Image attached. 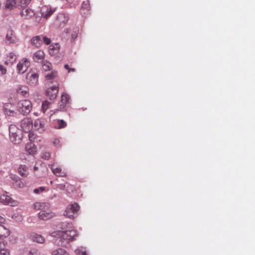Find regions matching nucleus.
Returning a JSON list of instances; mask_svg holds the SVG:
<instances>
[{
    "label": "nucleus",
    "mask_w": 255,
    "mask_h": 255,
    "mask_svg": "<svg viewBox=\"0 0 255 255\" xmlns=\"http://www.w3.org/2000/svg\"><path fill=\"white\" fill-rule=\"evenodd\" d=\"M44 241L45 239L41 235L37 234H33V242L43 244Z\"/></svg>",
    "instance_id": "21"
},
{
    "label": "nucleus",
    "mask_w": 255,
    "mask_h": 255,
    "mask_svg": "<svg viewBox=\"0 0 255 255\" xmlns=\"http://www.w3.org/2000/svg\"><path fill=\"white\" fill-rule=\"evenodd\" d=\"M10 139L12 143L15 144H19L22 141V132L21 130L17 132L16 134H12L10 136Z\"/></svg>",
    "instance_id": "11"
},
{
    "label": "nucleus",
    "mask_w": 255,
    "mask_h": 255,
    "mask_svg": "<svg viewBox=\"0 0 255 255\" xmlns=\"http://www.w3.org/2000/svg\"><path fill=\"white\" fill-rule=\"evenodd\" d=\"M19 111L23 115L29 114L32 109V103L30 101L25 100L19 104Z\"/></svg>",
    "instance_id": "5"
},
{
    "label": "nucleus",
    "mask_w": 255,
    "mask_h": 255,
    "mask_svg": "<svg viewBox=\"0 0 255 255\" xmlns=\"http://www.w3.org/2000/svg\"><path fill=\"white\" fill-rule=\"evenodd\" d=\"M10 106V105H9V104H6L4 105V112L5 113V114L6 113V111H7L8 110H9L8 109V107Z\"/></svg>",
    "instance_id": "48"
},
{
    "label": "nucleus",
    "mask_w": 255,
    "mask_h": 255,
    "mask_svg": "<svg viewBox=\"0 0 255 255\" xmlns=\"http://www.w3.org/2000/svg\"><path fill=\"white\" fill-rule=\"evenodd\" d=\"M21 128L25 132L28 133V138L30 140L32 137V119L30 118H25L21 122Z\"/></svg>",
    "instance_id": "4"
},
{
    "label": "nucleus",
    "mask_w": 255,
    "mask_h": 255,
    "mask_svg": "<svg viewBox=\"0 0 255 255\" xmlns=\"http://www.w3.org/2000/svg\"><path fill=\"white\" fill-rule=\"evenodd\" d=\"M4 219L1 217V216H0V223H2L4 222Z\"/></svg>",
    "instance_id": "54"
},
{
    "label": "nucleus",
    "mask_w": 255,
    "mask_h": 255,
    "mask_svg": "<svg viewBox=\"0 0 255 255\" xmlns=\"http://www.w3.org/2000/svg\"><path fill=\"white\" fill-rule=\"evenodd\" d=\"M57 123H58V128H64L66 127L67 126L66 123L63 120H58Z\"/></svg>",
    "instance_id": "36"
},
{
    "label": "nucleus",
    "mask_w": 255,
    "mask_h": 255,
    "mask_svg": "<svg viewBox=\"0 0 255 255\" xmlns=\"http://www.w3.org/2000/svg\"><path fill=\"white\" fill-rule=\"evenodd\" d=\"M31 253H32L31 251H29V254H31Z\"/></svg>",
    "instance_id": "58"
},
{
    "label": "nucleus",
    "mask_w": 255,
    "mask_h": 255,
    "mask_svg": "<svg viewBox=\"0 0 255 255\" xmlns=\"http://www.w3.org/2000/svg\"><path fill=\"white\" fill-rule=\"evenodd\" d=\"M32 10L29 8H23L21 11V15L25 19H29L31 18V15L30 14Z\"/></svg>",
    "instance_id": "20"
},
{
    "label": "nucleus",
    "mask_w": 255,
    "mask_h": 255,
    "mask_svg": "<svg viewBox=\"0 0 255 255\" xmlns=\"http://www.w3.org/2000/svg\"><path fill=\"white\" fill-rule=\"evenodd\" d=\"M64 68L67 69L68 71L69 70V69H70L69 67V65L68 64H65L64 65Z\"/></svg>",
    "instance_id": "53"
},
{
    "label": "nucleus",
    "mask_w": 255,
    "mask_h": 255,
    "mask_svg": "<svg viewBox=\"0 0 255 255\" xmlns=\"http://www.w3.org/2000/svg\"><path fill=\"white\" fill-rule=\"evenodd\" d=\"M18 171L19 174L21 176H23V177L26 176V173H24L23 170L21 169H20V167H19L18 168Z\"/></svg>",
    "instance_id": "44"
},
{
    "label": "nucleus",
    "mask_w": 255,
    "mask_h": 255,
    "mask_svg": "<svg viewBox=\"0 0 255 255\" xmlns=\"http://www.w3.org/2000/svg\"><path fill=\"white\" fill-rule=\"evenodd\" d=\"M68 17L64 13H59L57 15L54 21V24L58 27H63L68 21Z\"/></svg>",
    "instance_id": "8"
},
{
    "label": "nucleus",
    "mask_w": 255,
    "mask_h": 255,
    "mask_svg": "<svg viewBox=\"0 0 255 255\" xmlns=\"http://www.w3.org/2000/svg\"><path fill=\"white\" fill-rule=\"evenodd\" d=\"M58 76V72L57 71H52L51 73L47 74L45 76V79L46 80H51L57 78Z\"/></svg>",
    "instance_id": "26"
},
{
    "label": "nucleus",
    "mask_w": 255,
    "mask_h": 255,
    "mask_svg": "<svg viewBox=\"0 0 255 255\" xmlns=\"http://www.w3.org/2000/svg\"><path fill=\"white\" fill-rule=\"evenodd\" d=\"M77 36L78 33L76 32H73L71 35V40H74L77 37Z\"/></svg>",
    "instance_id": "47"
},
{
    "label": "nucleus",
    "mask_w": 255,
    "mask_h": 255,
    "mask_svg": "<svg viewBox=\"0 0 255 255\" xmlns=\"http://www.w3.org/2000/svg\"><path fill=\"white\" fill-rule=\"evenodd\" d=\"M38 218L41 220H46L51 218L53 216V213L49 209H42L38 214Z\"/></svg>",
    "instance_id": "10"
},
{
    "label": "nucleus",
    "mask_w": 255,
    "mask_h": 255,
    "mask_svg": "<svg viewBox=\"0 0 255 255\" xmlns=\"http://www.w3.org/2000/svg\"><path fill=\"white\" fill-rule=\"evenodd\" d=\"M42 69L45 71H47L52 69V65L49 62H43L42 65Z\"/></svg>",
    "instance_id": "32"
},
{
    "label": "nucleus",
    "mask_w": 255,
    "mask_h": 255,
    "mask_svg": "<svg viewBox=\"0 0 255 255\" xmlns=\"http://www.w3.org/2000/svg\"><path fill=\"white\" fill-rule=\"evenodd\" d=\"M20 130H21L19 129L15 125H10L9 127V136L14 134H16L17 132Z\"/></svg>",
    "instance_id": "25"
},
{
    "label": "nucleus",
    "mask_w": 255,
    "mask_h": 255,
    "mask_svg": "<svg viewBox=\"0 0 255 255\" xmlns=\"http://www.w3.org/2000/svg\"><path fill=\"white\" fill-rule=\"evenodd\" d=\"M75 69L74 68H70L68 70V72H75Z\"/></svg>",
    "instance_id": "52"
},
{
    "label": "nucleus",
    "mask_w": 255,
    "mask_h": 255,
    "mask_svg": "<svg viewBox=\"0 0 255 255\" xmlns=\"http://www.w3.org/2000/svg\"><path fill=\"white\" fill-rule=\"evenodd\" d=\"M11 178L14 181V183H16V181H19L20 179V178L19 177L15 175H12L11 176Z\"/></svg>",
    "instance_id": "45"
},
{
    "label": "nucleus",
    "mask_w": 255,
    "mask_h": 255,
    "mask_svg": "<svg viewBox=\"0 0 255 255\" xmlns=\"http://www.w3.org/2000/svg\"><path fill=\"white\" fill-rule=\"evenodd\" d=\"M12 30H9L7 31V34L6 36V42L10 44L14 42V40L12 37Z\"/></svg>",
    "instance_id": "29"
},
{
    "label": "nucleus",
    "mask_w": 255,
    "mask_h": 255,
    "mask_svg": "<svg viewBox=\"0 0 255 255\" xmlns=\"http://www.w3.org/2000/svg\"><path fill=\"white\" fill-rule=\"evenodd\" d=\"M44 57V52L42 50H38L34 53L33 58L35 61L39 62V61H42Z\"/></svg>",
    "instance_id": "19"
},
{
    "label": "nucleus",
    "mask_w": 255,
    "mask_h": 255,
    "mask_svg": "<svg viewBox=\"0 0 255 255\" xmlns=\"http://www.w3.org/2000/svg\"><path fill=\"white\" fill-rule=\"evenodd\" d=\"M52 255H69V253L64 249L59 248L53 251Z\"/></svg>",
    "instance_id": "22"
},
{
    "label": "nucleus",
    "mask_w": 255,
    "mask_h": 255,
    "mask_svg": "<svg viewBox=\"0 0 255 255\" xmlns=\"http://www.w3.org/2000/svg\"><path fill=\"white\" fill-rule=\"evenodd\" d=\"M9 63L13 64L16 60V55L13 53H10L8 55Z\"/></svg>",
    "instance_id": "34"
},
{
    "label": "nucleus",
    "mask_w": 255,
    "mask_h": 255,
    "mask_svg": "<svg viewBox=\"0 0 255 255\" xmlns=\"http://www.w3.org/2000/svg\"><path fill=\"white\" fill-rule=\"evenodd\" d=\"M31 0H20V3L21 7H25L28 4Z\"/></svg>",
    "instance_id": "38"
},
{
    "label": "nucleus",
    "mask_w": 255,
    "mask_h": 255,
    "mask_svg": "<svg viewBox=\"0 0 255 255\" xmlns=\"http://www.w3.org/2000/svg\"><path fill=\"white\" fill-rule=\"evenodd\" d=\"M59 89V84H57L53 86L47 88L46 91V95L50 100H54L56 98Z\"/></svg>",
    "instance_id": "7"
},
{
    "label": "nucleus",
    "mask_w": 255,
    "mask_h": 255,
    "mask_svg": "<svg viewBox=\"0 0 255 255\" xmlns=\"http://www.w3.org/2000/svg\"><path fill=\"white\" fill-rule=\"evenodd\" d=\"M14 113V111L12 110H8L7 111H6V113H5L6 115L11 116H12L13 113Z\"/></svg>",
    "instance_id": "49"
},
{
    "label": "nucleus",
    "mask_w": 255,
    "mask_h": 255,
    "mask_svg": "<svg viewBox=\"0 0 255 255\" xmlns=\"http://www.w3.org/2000/svg\"><path fill=\"white\" fill-rule=\"evenodd\" d=\"M16 92L18 94H21L25 97L28 94V88L26 86H22L16 90Z\"/></svg>",
    "instance_id": "23"
},
{
    "label": "nucleus",
    "mask_w": 255,
    "mask_h": 255,
    "mask_svg": "<svg viewBox=\"0 0 255 255\" xmlns=\"http://www.w3.org/2000/svg\"><path fill=\"white\" fill-rule=\"evenodd\" d=\"M29 141L27 142L25 146V150L28 154L31 155L32 154V139H29Z\"/></svg>",
    "instance_id": "28"
},
{
    "label": "nucleus",
    "mask_w": 255,
    "mask_h": 255,
    "mask_svg": "<svg viewBox=\"0 0 255 255\" xmlns=\"http://www.w3.org/2000/svg\"><path fill=\"white\" fill-rule=\"evenodd\" d=\"M34 169V171H36L38 169V167L36 166H35Z\"/></svg>",
    "instance_id": "56"
},
{
    "label": "nucleus",
    "mask_w": 255,
    "mask_h": 255,
    "mask_svg": "<svg viewBox=\"0 0 255 255\" xmlns=\"http://www.w3.org/2000/svg\"><path fill=\"white\" fill-rule=\"evenodd\" d=\"M65 185L64 184H58L57 186V188L60 190H64L65 189Z\"/></svg>",
    "instance_id": "50"
},
{
    "label": "nucleus",
    "mask_w": 255,
    "mask_h": 255,
    "mask_svg": "<svg viewBox=\"0 0 255 255\" xmlns=\"http://www.w3.org/2000/svg\"><path fill=\"white\" fill-rule=\"evenodd\" d=\"M53 181H50V184H53Z\"/></svg>",
    "instance_id": "57"
},
{
    "label": "nucleus",
    "mask_w": 255,
    "mask_h": 255,
    "mask_svg": "<svg viewBox=\"0 0 255 255\" xmlns=\"http://www.w3.org/2000/svg\"><path fill=\"white\" fill-rule=\"evenodd\" d=\"M38 75L37 74H33V84L35 83L36 85L38 84Z\"/></svg>",
    "instance_id": "40"
},
{
    "label": "nucleus",
    "mask_w": 255,
    "mask_h": 255,
    "mask_svg": "<svg viewBox=\"0 0 255 255\" xmlns=\"http://www.w3.org/2000/svg\"><path fill=\"white\" fill-rule=\"evenodd\" d=\"M13 200L8 196L4 194H0V202L4 205L10 204L13 206Z\"/></svg>",
    "instance_id": "14"
},
{
    "label": "nucleus",
    "mask_w": 255,
    "mask_h": 255,
    "mask_svg": "<svg viewBox=\"0 0 255 255\" xmlns=\"http://www.w3.org/2000/svg\"><path fill=\"white\" fill-rule=\"evenodd\" d=\"M0 255H9V252L5 249H0Z\"/></svg>",
    "instance_id": "39"
},
{
    "label": "nucleus",
    "mask_w": 255,
    "mask_h": 255,
    "mask_svg": "<svg viewBox=\"0 0 255 255\" xmlns=\"http://www.w3.org/2000/svg\"><path fill=\"white\" fill-rule=\"evenodd\" d=\"M43 43L46 45H49L51 43L50 38L43 35L33 37V44L35 45L36 47H40Z\"/></svg>",
    "instance_id": "6"
},
{
    "label": "nucleus",
    "mask_w": 255,
    "mask_h": 255,
    "mask_svg": "<svg viewBox=\"0 0 255 255\" xmlns=\"http://www.w3.org/2000/svg\"><path fill=\"white\" fill-rule=\"evenodd\" d=\"M46 190V189L44 187H40L38 188L34 189L33 190V192L36 194H40L41 193H42L44 192Z\"/></svg>",
    "instance_id": "37"
},
{
    "label": "nucleus",
    "mask_w": 255,
    "mask_h": 255,
    "mask_svg": "<svg viewBox=\"0 0 255 255\" xmlns=\"http://www.w3.org/2000/svg\"><path fill=\"white\" fill-rule=\"evenodd\" d=\"M76 255H87L86 249L83 247L77 248L75 250Z\"/></svg>",
    "instance_id": "31"
},
{
    "label": "nucleus",
    "mask_w": 255,
    "mask_h": 255,
    "mask_svg": "<svg viewBox=\"0 0 255 255\" xmlns=\"http://www.w3.org/2000/svg\"><path fill=\"white\" fill-rule=\"evenodd\" d=\"M20 169H21L24 173H26V176L28 174V167L25 165H20Z\"/></svg>",
    "instance_id": "43"
},
{
    "label": "nucleus",
    "mask_w": 255,
    "mask_h": 255,
    "mask_svg": "<svg viewBox=\"0 0 255 255\" xmlns=\"http://www.w3.org/2000/svg\"><path fill=\"white\" fill-rule=\"evenodd\" d=\"M69 100L70 97L68 94L65 93L62 94L61 96V103L60 105V108L61 110H64L65 106L69 103Z\"/></svg>",
    "instance_id": "13"
},
{
    "label": "nucleus",
    "mask_w": 255,
    "mask_h": 255,
    "mask_svg": "<svg viewBox=\"0 0 255 255\" xmlns=\"http://www.w3.org/2000/svg\"><path fill=\"white\" fill-rule=\"evenodd\" d=\"M51 156V154L49 152L43 151L41 153V157L45 160H48Z\"/></svg>",
    "instance_id": "35"
},
{
    "label": "nucleus",
    "mask_w": 255,
    "mask_h": 255,
    "mask_svg": "<svg viewBox=\"0 0 255 255\" xmlns=\"http://www.w3.org/2000/svg\"><path fill=\"white\" fill-rule=\"evenodd\" d=\"M79 209L80 206L77 203L71 204L67 207L64 213V215L68 218L73 219L75 217V215L77 214Z\"/></svg>",
    "instance_id": "3"
},
{
    "label": "nucleus",
    "mask_w": 255,
    "mask_h": 255,
    "mask_svg": "<svg viewBox=\"0 0 255 255\" xmlns=\"http://www.w3.org/2000/svg\"><path fill=\"white\" fill-rule=\"evenodd\" d=\"M84 9H86L87 11L90 10V5L89 0L84 1L83 2V3L82 4L81 8L80 9L81 12L82 13H84V14L85 13V12L83 11Z\"/></svg>",
    "instance_id": "24"
},
{
    "label": "nucleus",
    "mask_w": 255,
    "mask_h": 255,
    "mask_svg": "<svg viewBox=\"0 0 255 255\" xmlns=\"http://www.w3.org/2000/svg\"><path fill=\"white\" fill-rule=\"evenodd\" d=\"M55 8H52L48 5L43 6L40 9L41 16H35V21L37 24H38L43 17L45 19L49 17L55 11Z\"/></svg>",
    "instance_id": "2"
},
{
    "label": "nucleus",
    "mask_w": 255,
    "mask_h": 255,
    "mask_svg": "<svg viewBox=\"0 0 255 255\" xmlns=\"http://www.w3.org/2000/svg\"><path fill=\"white\" fill-rule=\"evenodd\" d=\"M49 207V205L48 203L36 202L33 205V208L37 210H40L41 211L42 209H47Z\"/></svg>",
    "instance_id": "18"
},
{
    "label": "nucleus",
    "mask_w": 255,
    "mask_h": 255,
    "mask_svg": "<svg viewBox=\"0 0 255 255\" xmlns=\"http://www.w3.org/2000/svg\"><path fill=\"white\" fill-rule=\"evenodd\" d=\"M6 69L2 65H0V75H2L6 73Z\"/></svg>",
    "instance_id": "41"
},
{
    "label": "nucleus",
    "mask_w": 255,
    "mask_h": 255,
    "mask_svg": "<svg viewBox=\"0 0 255 255\" xmlns=\"http://www.w3.org/2000/svg\"><path fill=\"white\" fill-rule=\"evenodd\" d=\"M61 228L62 231L53 232L51 235L59 239L62 246L73 242L78 236L77 231L73 228L71 224L62 223Z\"/></svg>",
    "instance_id": "1"
},
{
    "label": "nucleus",
    "mask_w": 255,
    "mask_h": 255,
    "mask_svg": "<svg viewBox=\"0 0 255 255\" xmlns=\"http://www.w3.org/2000/svg\"><path fill=\"white\" fill-rule=\"evenodd\" d=\"M34 128L35 130H39L42 132L44 130V125L39 119H37L34 122Z\"/></svg>",
    "instance_id": "16"
},
{
    "label": "nucleus",
    "mask_w": 255,
    "mask_h": 255,
    "mask_svg": "<svg viewBox=\"0 0 255 255\" xmlns=\"http://www.w3.org/2000/svg\"><path fill=\"white\" fill-rule=\"evenodd\" d=\"M53 143L56 146H58L60 144L59 139L58 138H55L53 141Z\"/></svg>",
    "instance_id": "46"
},
{
    "label": "nucleus",
    "mask_w": 255,
    "mask_h": 255,
    "mask_svg": "<svg viewBox=\"0 0 255 255\" xmlns=\"http://www.w3.org/2000/svg\"><path fill=\"white\" fill-rule=\"evenodd\" d=\"M51 169L54 174L57 176L66 177L67 175L66 172L60 167H55L54 165H52Z\"/></svg>",
    "instance_id": "12"
},
{
    "label": "nucleus",
    "mask_w": 255,
    "mask_h": 255,
    "mask_svg": "<svg viewBox=\"0 0 255 255\" xmlns=\"http://www.w3.org/2000/svg\"><path fill=\"white\" fill-rule=\"evenodd\" d=\"M30 65V61L25 58L19 61L17 65V68L19 73H23L27 70Z\"/></svg>",
    "instance_id": "9"
},
{
    "label": "nucleus",
    "mask_w": 255,
    "mask_h": 255,
    "mask_svg": "<svg viewBox=\"0 0 255 255\" xmlns=\"http://www.w3.org/2000/svg\"><path fill=\"white\" fill-rule=\"evenodd\" d=\"M15 0H7L6 2L5 7L7 9H12L15 7Z\"/></svg>",
    "instance_id": "27"
},
{
    "label": "nucleus",
    "mask_w": 255,
    "mask_h": 255,
    "mask_svg": "<svg viewBox=\"0 0 255 255\" xmlns=\"http://www.w3.org/2000/svg\"><path fill=\"white\" fill-rule=\"evenodd\" d=\"M51 103L46 100L43 102L42 104V110L43 113H45L46 110L49 108Z\"/></svg>",
    "instance_id": "33"
},
{
    "label": "nucleus",
    "mask_w": 255,
    "mask_h": 255,
    "mask_svg": "<svg viewBox=\"0 0 255 255\" xmlns=\"http://www.w3.org/2000/svg\"><path fill=\"white\" fill-rule=\"evenodd\" d=\"M12 218H18V220H21L22 217L21 216H16V215H13L12 216Z\"/></svg>",
    "instance_id": "51"
},
{
    "label": "nucleus",
    "mask_w": 255,
    "mask_h": 255,
    "mask_svg": "<svg viewBox=\"0 0 255 255\" xmlns=\"http://www.w3.org/2000/svg\"><path fill=\"white\" fill-rule=\"evenodd\" d=\"M31 70L27 74L26 79L28 82H31L32 81V73H30Z\"/></svg>",
    "instance_id": "42"
},
{
    "label": "nucleus",
    "mask_w": 255,
    "mask_h": 255,
    "mask_svg": "<svg viewBox=\"0 0 255 255\" xmlns=\"http://www.w3.org/2000/svg\"><path fill=\"white\" fill-rule=\"evenodd\" d=\"M60 48V45L58 43L52 44L49 46V53L51 55H54L57 54Z\"/></svg>",
    "instance_id": "15"
},
{
    "label": "nucleus",
    "mask_w": 255,
    "mask_h": 255,
    "mask_svg": "<svg viewBox=\"0 0 255 255\" xmlns=\"http://www.w3.org/2000/svg\"><path fill=\"white\" fill-rule=\"evenodd\" d=\"M32 149H33V152L35 151V147L34 145H33Z\"/></svg>",
    "instance_id": "55"
},
{
    "label": "nucleus",
    "mask_w": 255,
    "mask_h": 255,
    "mask_svg": "<svg viewBox=\"0 0 255 255\" xmlns=\"http://www.w3.org/2000/svg\"><path fill=\"white\" fill-rule=\"evenodd\" d=\"M13 184L15 188H22L25 186L26 183L23 179H20L19 181H16V182Z\"/></svg>",
    "instance_id": "30"
},
{
    "label": "nucleus",
    "mask_w": 255,
    "mask_h": 255,
    "mask_svg": "<svg viewBox=\"0 0 255 255\" xmlns=\"http://www.w3.org/2000/svg\"><path fill=\"white\" fill-rule=\"evenodd\" d=\"M9 234V229L6 228L3 225L0 224V238H6Z\"/></svg>",
    "instance_id": "17"
}]
</instances>
